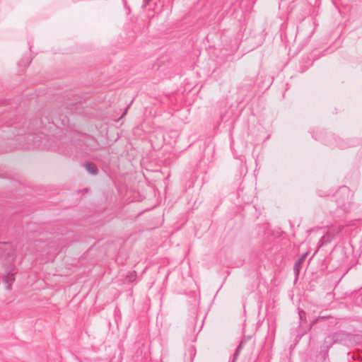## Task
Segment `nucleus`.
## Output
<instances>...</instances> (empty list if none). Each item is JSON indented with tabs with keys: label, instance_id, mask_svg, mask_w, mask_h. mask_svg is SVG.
Listing matches in <instances>:
<instances>
[{
	"label": "nucleus",
	"instance_id": "obj_8",
	"mask_svg": "<svg viewBox=\"0 0 362 362\" xmlns=\"http://www.w3.org/2000/svg\"><path fill=\"white\" fill-rule=\"evenodd\" d=\"M135 276H136V274H135V272H133V273L129 276V281H132V280H133V279H133V277H134Z\"/></svg>",
	"mask_w": 362,
	"mask_h": 362
},
{
	"label": "nucleus",
	"instance_id": "obj_1",
	"mask_svg": "<svg viewBox=\"0 0 362 362\" xmlns=\"http://www.w3.org/2000/svg\"><path fill=\"white\" fill-rule=\"evenodd\" d=\"M308 255V252H305V253H303L300 257V258L296 262L295 264H294V267H293V270H294V272L296 274V275L298 276V274H299V272H300V269L301 268V265L303 263V262L305 261L306 257Z\"/></svg>",
	"mask_w": 362,
	"mask_h": 362
},
{
	"label": "nucleus",
	"instance_id": "obj_2",
	"mask_svg": "<svg viewBox=\"0 0 362 362\" xmlns=\"http://www.w3.org/2000/svg\"><path fill=\"white\" fill-rule=\"evenodd\" d=\"M83 166L87 170V171L88 173H90V174H92V175L98 174V168L93 163L87 162L83 164Z\"/></svg>",
	"mask_w": 362,
	"mask_h": 362
},
{
	"label": "nucleus",
	"instance_id": "obj_7",
	"mask_svg": "<svg viewBox=\"0 0 362 362\" xmlns=\"http://www.w3.org/2000/svg\"><path fill=\"white\" fill-rule=\"evenodd\" d=\"M151 0H144L143 1V7H146L147 5L149 4V1Z\"/></svg>",
	"mask_w": 362,
	"mask_h": 362
},
{
	"label": "nucleus",
	"instance_id": "obj_6",
	"mask_svg": "<svg viewBox=\"0 0 362 362\" xmlns=\"http://www.w3.org/2000/svg\"><path fill=\"white\" fill-rule=\"evenodd\" d=\"M298 315H299V319L301 322L306 321V313L304 310L299 309L298 310Z\"/></svg>",
	"mask_w": 362,
	"mask_h": 362
},
{
	"label": "nucleus",
	"instance_id": "obj_5",
	"mask_svg": "<svg viewBox=\"0 0 362 362\" xmlns=\"http://www.w3.org/2000/svg\"><path fill=\"white\" fill-rule=\"evenodd\" d=\"M242 350V344H240L236 349L234 354H233V359H232V361L231 362H235V360L236 358L238 357L240 351Z\"/></svg>",
	"mask_w": 362,
	"mask_h": 362
},
{
	"label": "nucleus",
	"instance_id": "obj_3",
	"mask_svg": "<svg viewBox=\"0 0 362 362\" xmlns=\"http://www.w3.org/2000/svg\"><path fill=\"white\" fill-rule=\"evenodd\" d=\"M14 281H15V278L13 277V274H8V275L5 278V281L8 284V289L11 288V286L13 283Z\"/></svg>",
	"mask_w": 362,
	"mask_h": 362
},
{
	"label": "nucleus",
	"instance_id": "obj_4",
	"mask_svg": "<svg viewBox=\"0 0 362 362\" xmlns=\"http://www.w3.org/2000/svg\"><path fill=\"white\" fill-rule=\"evenodd\" d=\"M338 194H342L346 196V199L349 198V189L346 187H342L339 189V192H337Z\"/></svg>",
	"mask_w": 362,
	"mask_h": 362
}]
</instances>
